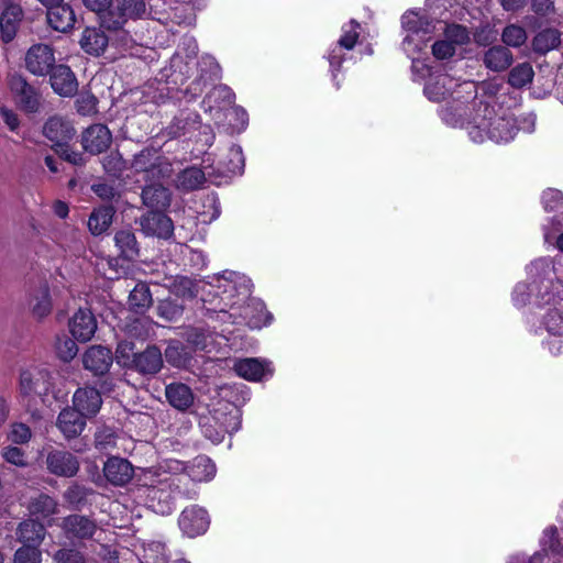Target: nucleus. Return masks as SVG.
<instances>
[{"label":"nucleus","instance_id":"obj_1","mask_svg":"<svg viewBox=\"0 0 563 563\" xmlns=\"http://www.w3.org/2000/svg\"><path fill=\"white\" fill-rule=\"evenodd\" d=\"M526 271L529 283L515 286L512 302L519 308L527 305L545 308L536 333L545 332L543 347L559 355L563 351V274L556 272L555 260L551 257L532 261Z\"/></svg>","mask_w":563,"mask_h":563},{"label":"nucleus","instance_id":"obj_2","mask_svg":"<svg viewBox=\"0 0 563 563\" xmlns=\"http://www.w3.org/2000/svg\"><path fill=\"white\" fill-rule=\"evenodd\" d=\"M424 96L433 102L446 101L441 108L440 117L450 126H464L465 102L471 100L476 92V82L464 80L459 82L446 74L429 78L424 89Z\"/></svg>","mask_w":563,"mask_h":563},{"label":"nucleus","instance_id":"obj_3","mask_svg":"<svg viewBox=\"0 0 563 563\" xmlns=\"http://www.w3.org/2000/svg\"><path fill=\"white\" fill-rule=\"evenodd\" d=\"M218 288L223 289L225 298L230 300L232 292L238 294L239 300L228 303L230 306L229 317L234 318L233 323H239L235 318L239 314L251 329H262L263 327L269 325L273 320L271 312L266 310L265 303L256 298H251L244 306H239V301H243L249 298L251 294L252 283L249 277L236 272H224L221 277L217 278Z\"/></svg>","mask_w":563,"mask_h":563},{"label":"nucleus","instance_id":"obj_4","mask_svg":"<svg viewBox=\"0 0 563 563\" xmlns=\"http://www.w3.org/2000/svg\"><path fill=\"white\" fill-rule=\"evenodd\" d=\"M482 106L483 101L475 112H471L467 119L464 118L463 128L467 130L471 140L475 143L490 140L497 144L514 140L517 134L516 119L501 107L496 109L488 102L483 109Z\"/></svg>","mask_w":563,"mask_h":563},{"label":"nucleus","instance_id":"obj_5","mask_svg":"<svg viewBox=\"0 0 563 563\" xmlns=\"http://www.w3.org/2000/svg\"><path fill=\"white\" fill-rule=\"evenodd\" d=\"M133 167L145 175L150 184L142 192L143 203L155 210H165L170 205V192L163 180L172 176L173 168L168 159L154 150H144L134 157Z\"/></svg>","mask_w":563,"mask_h":563},{"label":"nucleus","instance_id":"obj_6","mask_svg":"<svg viewBox=\"0 0 563 563\" xmlns=\"http://www.w3.org/2000/svg\"><path fill=\"white\" fill-rule=\"evenodd\" d=\"M441 22L429 19L423 12L408 10L401 16L404 38L401 47L408 57L421 55Z\"/></svg>","mask_w":563,"mask_h":563},{"label":"nucleus","instance_id":"obj_7","mask_svg":"<svg viewBox=\"0 0 563 563\" xmlns=\"http://www.w3.org/2000/svg\"><path fill=\"white\" fill-rule=\"evenodd\" d=\"M180 478L164 477L158 479V486L152 485L148 489V497L152 509L161 515H169L174 510V495L194 499L198 496V490L192 488H181Z\"/></svg>","mask_w":563,"mask_h":563},{"label":"nucleus","instance_id":"obj_8","mask_svg":"<svg viewBox=\"0 0 563 563\" xmlns=\"http://www.w3.org/2000/svg\"><path fill=\"white\" fill-rule=\"evenodd\" d=\"M159 468L174 475L186 473L194 483H208L217 474L216 464L207 455H198L188 463L169 459L164 461Z\"/></svg>","mask_w":563,"mask_h":563},{"label":"nucleus","instance_id":"obj_9","mask_svg":"<svg viewBox=\"0 0 563 563\" xmlns=\"http://www.w3.org/2000/svg\"><path fill=\"white\" fill-rule=\"evenodd\" d=\"M145 13L143 0H114L98 15L101 25L108 30H120L130 19H136Z\"/></svg>","mask_w":563,"mask_h":563},{"label":"nucleus","instance_id":"obj_10","mask_svg":"<svg viewBox=\"0 0 563 563\" xmlns=\"http://www.w3.org/2000/svg\"><path fill=\"white\" fill-rule=\"evenodd\" d=\"M240 419L238 411L222 413L216 411L213 415L202 417L200 427L203 435L212 443L223 441L225 433H232L240 429Z\"/></svg>","mask_w":563,"mask_h":563},{"label":"nucleus","instance_id":"obj_11","mask_svg":"<svg viewBox=\"0 0 563 563\" xmlns=\"http://www.w3.org/2000/svg\"><path fill=\"white\" fill-rule=\"evenodd\" d=\"M558 530L549 527L543 531L540 541L541 550L527 559L523 555H515L508 563H563L561 550L556 543Z\"/></svg>","mask_w":563,"mask_h":563},{"label":"nucleus","instance_id":"obj_12","mask_svg":"<svg viewBox=\"0 0 563 563\" xmlns=\"http://www.w3.org/2000/svg\"><path fill=\"white\" fill-rule=\"evenodd\" d=\"M361 25L357 21L351 20L349 23L342 26V35L340 36L336 45L332 47L328 54V59L333 78L336 77L341 64L345 60V52L351 51L360 36Z\"/></svg>","mask_w":563,"mask_h":563},{"label":"nucleus","instance_id":"obj_13","mask_svg":"<svg viewBox=\"0 0 563 563\" xmlns=\"http://www.w3.org/2000/svg\"><path fill=\"white\" fill-rule=\"evenodd\" d=\"M51 387V374L46 368L34 366L21 371L19 389L23 397L45 395Z\"/></svg>","mask_w":563,"mask_h":563},{"label":"nucleus","instance_id":"obj_14","mask_svg":"<svg viewBox=\"0 0 563 563\" xmlns=\"http://www.w3.org/2000/svg\"><path fill=\"white\" fill-rule=\"evenodd\" d=\"M468 41L467 30L457 24L448 25L444 30V38L434 42L432 54L437 59H446L455 54L456 47Z\"/></svg>","mask_w":563,"mask_h":563},{"label":"nucleus","instance_id":"obj_15","mask_svg":"<svg viewBox=\"0 0 563 563\" xmlns=\"http://www.w3.org/2000/svg\"><path fill=\"white\" fill-rule=\"evenodd\" d=\"M178 525L184 534L189 538L203 534L210 525L207 510L198 505L184 509L179 516Z\"/></svg>","mask_w":563,"mask_h":563},{"label":"nucleus","instance_id":"obj_16","mask_svg":"<svg viewBox=\"0 0 563 563\" xmlns=\"http://www.w3.org/2000/svg\"><path fill=\"white\" fill-rule=\"evenodd\" d=\"M54 64V52L47 44H35L25 54V67L33 75L45 76Z\"/></svg>","mask_w":563,"mask_h":563},{"label":"nucleus","instance_id":"obj_17","mask_svg":"<svg viewBox=\"0 0 563 563\" xmlns=\"http://www.w3.org/2000/svg\"><path fill=\"white\" fill-rule=\"evenodd\" d=\"M10 88L19 107L26 112H36L40 108V95L20 75L10 78Z\"/></svg>","mask_w":563,"mask_h":563},{"label":"nucleus","instance_id":"obj_18","mask_svg":"<svg viewBox=\"0 0 563 563\" xmlns=\"http://www.w3.org/2000/svg\"><path fill=\"white\" fill-rule=\"evenodd\" d=\"M47 470L62 477H73L79 470L78 459L70 452L53 450L46 456Z\"/></svg>","mask_w":563,"mask_h":563},{"label":"nucleus","instance_id":"obj_19","mask_svg":"<svg viewBox=\"0 0 563 563\" xmlns=\"http://www.w3.org/2000/svg\"><path fill=\"white\" fill-rule=\"evenodd\" d=\"M65 536L70 540L90 539L97 531L93 520L81 515H70L63 519L60 525Z\"/></svg>","mask_w":563,"mask_h":563},{"label":"nucleus","instance_id":"obj_20","mask_svg":"<svg viewBox=\"0 0 563 563\" xmlns=\"http://www.w3.org/2000/svg\"><path fill=\"white\" fill-rule=\"evenodd\" d=\"M140 225L146 235L163 239L169 238L174 230L172 220L161 210L155 209L141 217Z\"/></svg>","mask_w":563,"mask_h":563},{"label":"nucleus","instance_id":"obj_21","mask_svg":"<svg viewBox=\"0 0 563 563\" xmlns=\"http://www.w3.org/2000/svg\"><path fill=\"white\" fill-rule=\"evenodd\" d=\"M103 474L110 484L124 486L133 478L134 467L126 459L112 456L104 463Z\"/></svg>","mask_w":563,"mask_h":563},{"label":"nucleus","instance_id":"obj_22","mask_svg":"<svg viewBox=\"0 0 563 563\" xmlns=\"http://www.w3.org/2000/svg\"><path fill=\"white\" fill-rule=\"evenodd\" d=\"M271 365L272 363L266 360L250 357L235 361L233 368L244 379L258 382L266 376H272Z\"/></svg>","mask_w":563,"mask_h":563},{"label":"nucleus","instance_id":"obj_23","mask_svg":"<svg viewBox=\"0 0 563 563\" xmlns=\"http://www.w3.org/2000/svg\"><path fill=\"white\" fill-rule=\"evenodd\" d=\"M69 330L76 340L82 342L89 341L97 330L95 316L89 309L80 308L71 317L69 321Z\"/></svg>","mask_w":563,"mask_h":563},{"label":"nucleus","instance_id":"obj_24","mask_svg":"<svg viewBox=\"0 0 563 563\" xmlns=\"http://www.w3.org/2000/svg\"><path fill=\"white\" fill-rule=\"evenodd\" d=\"M51 86L62 97H71L78 89L77 79L71 69L66 65L53 66L51 69Z\"/></svg>","mask_w":563,"mask_h":563},{"label":"nucleus","instance_id":"obj_25","mask_svg":"<svg viewBox=\"0 0 563 563\" xmlns=\"http://www.w3.org/2000/svg\"><path fill=\"white\" fill-rule=\"evenodd\" d=\"M112 353L109 349L93 345L82 356L84 367L95 375H103L112 364Z\"/></svg>","mask_w":563,"mask_h":563},{"label":"nucleus","instance_id":"obj_26","mask_svg":"<svg viewBox=\"0 0 563 563\" xmlns=\"http://www.w3.org/2000/svg\"><path fill=\"white\" fill-rule=\"evenodd\" d=\"M111 132L103 124H93L82 134V146L91 154L106 151L111 144Z\"/></svg>","mask_w":563,"mask_h":563},{"label":"nucleus","instance_id":"obj_27","mask_svg":"<svg viewBox=\"0 0 563 563\" xmlns=\"http://www.w3.org/2000/svg\"><path fill=\"white\" fill-rule=\"evenodd\" d=\"M101 405V395L92 387L78 388L73 396V406L89 418L99 412Z\"/></svg>","mask_w":563,"mask_h":563},{"label":"nucleus","instance_id":"obj_28","mask_svg":"<svg viewBox=\"0 0 563 563\" xmlns=\"http://www.w3.org/2000/svg\"><path fill=\"white\" fill-rule=\"evenodd\" d=\"M87 416L81 415L75 407L65 408L57 418V427L66 439L78 437L86 427Z\"/></svg>","mask_w":563,"mask_h":563},{"label":"nucleus","instance_id":"obj_29","mask_svg":"<svg viewBox=\"0 0 563 563\" xmlns=\"http://www.w3.org/2000/svg\"><path fill=\"white\" fill-rule=\"evenodd\" d=\"M44 135L56 146L64 147L75 135L74 128L62 118H51L44 125Z\"/></svg>","mask_w":563,"mask_h":563},{"label":"nucleus","instance_id":"obj_30","mask_svg":"<svg viewBox=\"0 0 563 563\" xmlns=\"http://www.w3.org/2000/svg\"><path fill=\"white\" fill-rule=\"evenodd\" d=\"M165 396L172 407L185 411L194 404L191 389L183 383H172L165 388Z\"/></svg>","mask_w":563,"mask_h":563},{"label":"nucleus","instance_id":"obj_31","mask_svg":"<svg viewBox=\"0 0 563 563\" xmlns=\"http://www.w3.org/2000/svg\"><path fill=\"white\" fill-rule=\"evenodd\" d=\"M132 364L142 374H155L163 365L162 353L156 346H150L144 352L134 355Z\"/></svg>","mask_w":563,"mask_h":563},{"label":"nucleus","instance_id":"obj_32","mask_svg":"<svg viewBox=\"0 0 563 563\" xmlns=\"http://www.w3.org/2000/svg\"><path fill=\"white\" fill-rule=\"evenodd\" d=\"M22 19V9L19 4L10 3L0 14V30L4 42H10L15 36L19 23Z\"/></svg>","mask_w":563,"mask_h":563},{"label":"nucleus","instance_id":"obj_33","mask_svg":"<svg viewBox=\"0 0 563 563\" xmlns=\"http://www.w3.org/2000/svg\"><path fill=\"white\" fill-rule=\"evenodd\" d=\"M76 21L73 9L64 1L47 10V22L59 32H67Z\"/></svg>","mask_w":563,"mask_h":563},{"label":"nucleus","instance_id":"obj_34","mask_svg":"<svg viewBox=\"0 0 563 563\" xmlns=\"http://www.w3.org/2000/svg\"><path fill=\"white\" fill-rule=\"evenodd\" d=\"M234 93L231 88L227 86L214 87L205 98L203 104L206 110L218 114L220 111L225 110L234 102Z\"/></svg>","mask_w":563,"mask_h":563},{"label":"nucleus","instance_id":"obj_35","mask_svg":"<svg viewBox=\"0 0 563 563\" xmlns=\"http://www.w3.org/2000/svg\"><path fill=\"white\" fill-rule=\"evenodd\" d=\"M30 307L37 319L47 317L52 311V299L47 284H41L31 294Z\"/></svg>","mask_w":563,"mask_h":563},{"label":"nucleus","instance_id":"obj_36","mask_svg":"<svg viewBox=\"0 0 563 563\" xmlns=\"http://www.w3.org/2000/svg\"><path fill=\"white\" fill-rule=\"evenodd\" d=\"M108 42L109 38L101 30L87 27L82 33L80 45L86 53L98 56L104 52Z\"/></svg>","mask_w":563,"mask_h":563},{"label":"nucleus","instance_id":"obj_37","mask_svg":"<svg viewBox=\"0 0 563 563\" xmlns=\"http://www.w3.org/2000/svg\"><path fill=\"white\" fill-rule=\"evenodd\" d=\"M483 62L488 69L503 71L512 63V54L504 46H493L485 52Z\"/></svg>","mask_w":563,"mask_h":563},{"label":"nucleus","instance_id":"obj_38","mask_svg":"<svg viewBox=\"0 0 563 563\" xmlns=\"http://www.w3.org/2000/svg\"><path fill=\"white\" fill-rule=\"evenodd\" d=\"M16 536L24 544L38 545L45 537V528L35 520H25L19 525Z\"/></svg>","mask_w":563,"mask_h":563},{"label":"nucleus","instance_id":"obj_39","mask_svg":"<svg viewBox=\"0 0 563 563\" xmlns=\"http://www.w3.org/2000/svg\"><path fill=\"white\" fill-rule=\"evenodd\" d=\"M501 89V85L495 81H483L479 85L476 84V92L471 99H473L472 112L478 109L479 102L483 101L482 109L485 103L488 102L490 107L496 108V98Z\"/></svg>","mask_w":563,"mask_h":563},{"label":"nucleus","instance_id":"obj_40","mask_svg":"<svg viewBox=\"0 0 563 563\" xmlns=\"http://www.w3.org/2000/svg\"><path fill=\"white\" fill-rule=\"evenodd\" d=\"M114 243L123 258L132 261L139 256V244L131 230L118 231L114 235Z\"/></svg>","mask_w":563,"mask_h":563},{"label":"nucleus","instance_id":"obj_41","mask_svg":"<svg viewBox=\"0 0 563 563\" xmlns=\"http://www.w3.org/2000/svg\"><path fill=\"white\" fill-rule=\"evenodd\" d=\"M561 43V33L555 29H545L539 32L533 41V51L539 54H545L556 48Z\"/></svg>","mask_w":563,"mask_h":563},{"label":"nucleus","instance_id":"obj_42","mask_svg":"<svg viewBox=\"0 0 563 563\" xmlns=\"http://www.w3.org/2000/svg\"><path fill=\"white\" fill-rule=\"evenodd\" d=\"M244 169V156L241 146L232 145L229 148L228 159L221 162L219 166L220 174L224 176L241 175Z\"/></svg>","mask_w":563,"mask_h":563},{"label":"nucleus","instance_id":"obj_43","mask_svg":"<svg viewBox=\"0 0 563 563\" xmlns=\"http://www.w3.org/2000/svg\"><path fill=\"white\" fill-rule=\"evenodd\" d=\"M206 181V174L198 167H189L178 174L176 185L184 190H195L200 188Z\"/></svg>","mask_w":563,"mask_h":563},{"label":"nucleus","instance_id":"obj_44","mask_svg":"<svg viewBox=\"0 0 563 563\" xmlns=\"http://www.w3.org/2000/svg\"><path fill=\"white\" fill-rule=\"evenodd\" d=\"M113 209L111 207H100L89 217L88 228L93 235H99L108 230L112 222Z\"/></svg>","mask_w":563,"mask_h":563},{"label":"nucleus","instance_id":"obj_45","mask_svg":"<svg viewBox=\"0 0 563 563\" xmlns=\"http://www.w3.org/2000/svg\"><path fill=\"white\" fill-rule=\"evenodd\" d=\"M30 512L40 519H46L57 514L58 504L48 495H38L29 506Z\"/></svg>","mask_w":563,"mask_h":563},{"label":"nucleus","instance_id":"obj_46","mask_svg":"<svg viewBox=\"0 0 563 563\" xmlns=\"http://www.w3.org/2000/svg\"><path fill=\"white\" fill-rule=\"evenodd\" d=\"M533 68L529 63H521L514 67L508 77V82L515 88H521L533 79Z\"/></svg>","mask_w":563,"mask_h":563},{"label":"nucleus","instance_id":"obj_47","mask_svg":"<svg viewBox=\"0 0 563 563\" xmlns=\"http://www.w3.org/2000/svg\"><path fill=\"white\" fill-rule=\"evenodd\" d=\"M152 303V296L145 284H137L129 296V305L136 311H142Z\"/></svg>","mask_w":563,"mask_h":563},{"label":"nucleus","instance_id":"obj_48","mask_svg":"<svg viewBox=\"0 0 563 563\" xmlns=\"http://www.w3.org/2000/svg\"><path fill=\"white\" fill-rule=\"evenodd\" d=\"M503 42L512 47H519L527 41L526 30L519 25L510 24L501 34Z\"/></svg>","mask_w":563,"mask_h":563},{"label":"nucleus","instance_id":"obj_49","mask_svg":"<svg viewBox=\"0 0 563 563\" xmlns=\"http://www.w3.org/2000/svg\"><path fill=\"white\" fill-rule=\"evenodd\" d=\"M42 554L37 545L25 544L16 550L14 563H41Z\"/></svg>","mask_w":563,"mask_h":563},{"label":"nucleus","instance_id":"obj_50","mask_svg":"<svg viewBox=\"0 0 563 563\" xmlns=\"http://www.w3.org/2000/svg\"><path fill=\"white\" fill-rule=\"evenodd\" d=\"M55 563H86V556L79 550L64 548L56 551L53 555Z\"/></svg>","mask_w":563,"mask_h":563},{"label":"nucleus","instance_id":"obj_51","mask_svg":"<svg viewBox=\"0 0 563 563\" xmlns=\"http://www.w3.org/2000/svg\"><path fill=\"white\" fill-rule=\"evenodd\" d=\"M56 352L60 360L68 362L76 356L78 349L74 340L64 336L57 340Z\"/></svg>","mask_w":563,"mask_h":563},{"label":"nucleus","instance_id":"obj_52","mask_svg":"<svg viewBox=\"0 0 563 563\" xmlns=\"http://www.w3.org/2000/svg\"><path fill=\"white\" fill-rule=\"evenodd\" d=\"M157 313L167 321H174L181 316L183 308L174 301L166 299L158 303Z\"/></svg>","mask_w":563,"mask_h":563},{"label":"nucleus","instance_id":"obj_53","mask_svg":"<svg viewBox=\"0 0 563 563\" xmlns=\"http://www.w3.org/2000/svg\"><path fill=\"white\" fill-rule=\"evenodd\" d=\"M102 164L104 170L112 176H119L125 167V163L118 152H112L106 156Z\"/></svg>","mask_w":563,"mask_h":563},{"label":"nucleus","instance_id":"obj_54","mask_svg":"<svg viewBox=\"0 0 563 563\" xmlns=\"http://www.w3.org/2000/svg\"><path fill=\"white\" fill-rule=\"evenodd\" d=\"M166 360L175 366H183L187 358V353L179 342L170 343L165 351Z\"/></svg>","mask_w":563,"mask_h":563},{"label":"nucleus","instance_id":"obj_55","mask_svg":"<svg viewBox=\"0 0 563 563\" xmlns=\"http://www.w3.org/2000/svg\"><path fill=\"white\" fill-rule=\"evenodd\" d=\"M77 110L82 115L97 112V99L91 93H81L76 100Z\"/></svg>","mask_w":563,"mask_h":563},{"label":"nucleus","instance_id":"obj_56","mask_svg":"<svg viewBox=\"0 0 563 563\" xmlns=\"http://www.w3.org/2000/svg\"><path fill=\"white\" fill-rule=\"evenodd\" d=\"M563 202V195L560 190L549 188L542 194V203L547 211L558 209Z\"/></svg>","mask_w":563,"mask_h":563},{"label":"nucleus","instance_id":"obj_57","mask_svg":"<svg viewBox=\"0 0 563 563\" xmlns=\"http://www.w3.org/2000/svg\"><path fill=\"white\" fill-rule=\"evenodd\" d=\"M412 62L411 70L415 80L424 79L426 77H431V67L426 60L420 59V55H416L413 57H409Z\"/></svg>","mask_w":563,"mask_h":563},{"label":"nucleus","instance_id":"obj_58","mask_svg":"<svg viewBox=\"0 0 563 563\" xmlns=\"http://www.w3.org/2000/svg\"><path fill=\"white\" fill-rule=\"evenodd\" d=\"M8 438L14 443H25L31 438V430L24 423H13Z\"/></svg>","mask_w":563,"mask_h":563},{"label":"nucleus","instance_id":"obj_59","mask_svg":"<svg viewBox=\"0 0 563 563\" xmlns=\"http://www.w3.org/2000/svg\"><path fill=\"white\" fill-rule=\"evenodd\" d=\"M134 355H137V354L134 353L133 344H131L129 342L119 343V345L117 347L118 363H120L124 366L133 365L132 360L134 358Z\"/></svg>","mask_w":563,"mask_h":563},{"label":"nucleus","instance_id":"obj_60","mask_svg":"<svg viewBox=\"0 0 563 563\" xmlns=\"http://www.w3.org/2000/svg\"><path fill=\"white\" fill-rule=\"evenodd\" d=\"M2 457L8 463H11L15 466H24L26 464L23 451L15 446L4 448L2 451Z\"/></svg>","mask_w":563,"mask_h":563},{"label":"nucleus","instance_id":"obj_61","mask_svg":"<svg viewBox=\"0 0 563 563\" xmlns=\"http://www.w3.org/2000/svg\"><path fill=\"white\" fill-rule=\"evenodd\" d=\"M87 490L79 485H73L65 492V499L71 505H78L86 498Z\"/></svg>","mask_w":563,"mask_h":563},{"label":"nucleus","instance_id":"obj_62","mask_svg":"<svg viewBox=\"0 0 563 563\" xmlns=\"http://www.w3.org/2000/svg\"><path fill=\"white\" fill-rule=\"evenodd\" d=\"M96 448L99 450H107L109 446L114 445V434L111 430L104 429L96 433Z\"/></svg>","mask_w":563,"mask_h":563},{"label":"nucleus","instance_id":"obj_63","mask_svg":"<svg viewBox=\"0 0 563 563\" xmlns=\"http://www.w3.org/2000/svg\"><path fill=\"white\" fill-rule=\"evenodd\" d=\"M187 341L196 350H203L207 346V335L197 329L190 330L187 334Z\"/></svg>","mask_w":563,"mask_h":563},{"label":"nucleus","instance_id":"obj_64","mask_svg":"<svg viewBox=\"0 0 563 563\" xmlns=\"http://www.w3.org/2000/svg\"><path fill=\"white\" fill-rule=\"evenodd\" d=\"M117 36L113 40L124 52L132 49L135 40L124 30H117Z\"/></svg>","mask_w":563,"mask_h":563}]
</instances>
